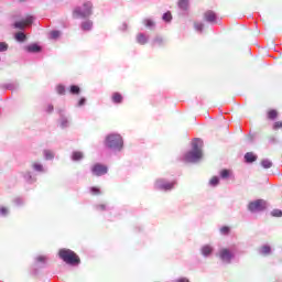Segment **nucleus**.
Segmentation results:
<instances>
[{
    "mask_svg": "<svg viewBox=\"0 0 282 282\" xmlns=\"http://www.w3.org/2000/svg\"><path fill=\"white\" fill-rule=\"evenodd\" d=\"M59 259H62L68 265H78L80 263V258L76 251L73 249H59L58 251Z\"/></svg>",
    "mask_w": 282,
    "mask_h": 282,
    "instance_id": "obj_1",
    "label": "nucleus"
},
{
    "mask_svg": "<svg viewBox=\"0 0 282 282\" xmlns=\"http://www.w3.org/2000/svg\"><path fill=\"white\" fill-rule=\"evenodd\" d=\"M94 4L90 1L83 3V9L80 7H75L73 10V18H89L91 15Z\"/></svg>",
    "mask_w": 282,
    "mask_h": 282,
    "instance_id": "obj_2",
    "label": "nucleus"
},
{
    "mask_svg": "<svg viewBox=\"0 0 282 282\" xmlns=\"http://www.w3.org/2000/svg\"><path fill=\"white\" fill-rule=\"evenodd\" d=\"M106 147L109 149H122L123 147V140L122 135L120 133H110L109 135L106 137Z\"/></svg>",
    "mask_w": 282,
    "mask_h": 282,
    "instance_id": "obj_3",
    "label": "nucleus"
},
{
    "mask_svg": "<svg viewBox=\"0 0 282 282\" xmlns=\"http://www.w3.org/2000/svg\"><path fill=\"white\" fill-rule=\"evenodd\" d=\"M203 158V151L199 149L198 144H193V149L187 151L184 155L185 162H199Z\"/></svg>",
    "mask_w": 282,
    "mask_h": 282,
    "instance_id": "obj_4",
    "label": "nucleus"
},
{
    "mask_svg": "<svg viewBox=\"0 0 282 282\" xmlns=\"http://www.w3.org/2000/svg\"><path fill=\"white\" fill-rule=\"evenodd\" d=\"M267 202L264 199H256V202H250L248 209L251 213H257L258 210H265Z\"/></svg>",
    "mask_w": 282,
    "mask_h": 282,
    "instance_id": "obj_5",
    "label": "nucleus"
},
{
    "mask_svg": "<svg viewBox=\"0 0 282 282\" xmlns=\"http://www.w3.org/2000/svg\"><path fill=\"white\" fill-rule=\"evenodd\" d=\"M33 22H34V15H26L25 20H20L18 22H14L13 26L14 29L23 30L25 29V26L33 24Z\"/></svg>",
    "mask_w": 282,
    "mask_h": 282,
    "instance_id": "obj_6",
    "label": "nucleus"
},
{
    "mask_svg": "<svg viewBox=\"0 0 282 282\" xmlns=\"http://www.w3.org/2000/svg\"><path fill=\"white\" fill-rule=\"evenodd\" d=\"M91 171L95 175H106L108 173V166L105 164H94Z\"/></svg>",
    "mask_w": 282,
    "mask_h": 282,
    "instance_id": "obj_7",
    "label": "nucleus"
},
{
    "mask_svg": "<svg viewBox=\"0 0 282 282\" xmlns=\"http://www.w3.org/2000/svg\"><path fill=\"white\" fill-rule=\"evenodd\" d=\"M219 257H220L221 261H225L226 263H230V261L232 259V253H231L230 249L224 248V249H220Z\"/></svg>",
    "mask_w": 282,
    "mask_h": 282,
    "instance_id": "obj_8",
    "label": "nucleus"
},
{
    "mask_svg": "<svg viewBox=\"0 0 282 282\" xmlns=\"http://www.w3.org/2000/svg\"><path fill=\"white\" fill-rule=\"evenodd\" d=\"M256 160H258V155L253 153V151H248L247 153H245L246 162L252 163V162H256Z\"/></svg>",
    "mask_w": 282,
    "mask_h": 282,
    "instance_id": "obj_9",
    "label": "nucleus"
},
{
    "mask_svg": "<svg viewBox=\"0 0 282 282\" xmlns=\"http://www.w3.org/2000/svg\"><path fill=\"white\" fill-rule=\"evenodd\" d=\"M204 18L207 22H216L217 20L215 11H205Z\"/></svg>",
    "mask_w": 282,
    "mask_h": 282,
    "instance_id": "obj_10",
    "label": "nucleus"
},
{
    "mask_svg": "<svg viewBox=\"0 0 282 282\" xmlns=\"http://www.w3.org/2000/svg\"><path fill=\"white\" fill-rule=\"evenodd\" d=\"M83 31H91L94 22L91 20H84L80 24Z\"/></svg>",
    "mask_w": 282,
    "mask_h": 282,
    "instance_id": "obj_11",
    "label": "nucleus"
},
{
    "mask_svg": "<svg viewBox=\"0 0 282 282\" xmlns=\"http://www.w3.org/2000/svg\"><path fill=\"white\" fill-rule=\"evenodd\" d=\"M279 116L278 109H268L267 111V118L269 120H275Z\"/></svg>",
    "mask_w": 282,
    "mask_h": 282,
    "instance_id": "obj_12",
    "label": "nucleus"
},
{
    "mask_svg": "<svg viewBox=\"0 0 282 282\" xmlns=\"http://www.w3.org/2000/svg\"><path fill=\"white\" fill-rule=\"evenodd\" d=\"M111 100L113 102H122L123 95H121V93H113L112 96H111Z\"/></svg>",
    "mask_w": 282,
    "mask_h": 282,
    "instance_id": "obj_13",
    "label": "nucleus"
},
{
    "mask_svg": "<svg viewBox=\"0 0 282 282\" xmlns=\"http://www.w3.org/2000/svg\"><path fill=\"white\" fill-rule=\"evenodd\" d=\"M212 252H213V248L210 246H204L202 248L203 257H209V254H212Z\"/></svg>",
    "mask_w": 282,
    "mask_h": 282,
    "instance_id": "obj_14",
    "label": "nucleus"
},
{
    "mask_svg": "<svg viewBox=\"0 0 282 282\" xmlns=\"http://www.w3.org/2000/svg\"><path fill=\"white\" fill-rule=\"evenodd\" d=\"M29 53H39L41 51V46L37 44H31L30 46L26 47Z\"/></svg>",
    "mask_w": 282,
    "mask_h": 282,
    "instance_id": "obj_15",
    "label": "nucleus"
},
{
    "mask_svg": "<svg viewBox=\"0 0 282 282\" xmlns=\"http://www.w3.org/2000/svg\"><path fill=\"white\" fill-rule=\"evenodd\" d=\"M83 158H84L83 151H74L72 154V159L74 161L83 160Z\"/></svg>",
    "mask_w": 282,
    "mask_h": 282,
    "instance_id": "obj_16",
    "label": "nucleus"
},
{
    "mask_svg": "<svg viewBox=\"0 0 282 282\" xmlns=\"http://www.w3.org/2000/svg\"><path fill=\"white\" fill-rule=\"evenodd\" d=\"M137 40H138L139 44H147V42H148V37L143 33H139L137 35Z\"/></svg>",
    "mask_w": 282,
    "mask_h": 282,
    "instance_id": "obj_17",
    "label": "nucleus"
},
{
    "mask_svg": "<svg viewBox=\"0 0 282 282\" xmlns=\"http://www.w3.org/2000/svg\"><path fill=\"white\" fill-rule=\"evenodd\" d=\"M15 40H18V42H25L26 40L25 33H23L22 31H20L19 33H15Z\"/></svg>",
    "mask_w": 282,
    "mask_h": 282,
    "instance_id": "obj_18",
    "label": "nucleus"
},
{
    "mask_svg": "<svg viewBox=\"0 0 282 282\" xmlns=\"http://www.w3.org/2000/svg\"><path fill=\"white\" fill-rule=\"evenodd\" d=\"M44 158L46 160H53V158H55V154L50 149H45L44 150Z\"/></svg>",
    "mask_w": 282,
    "mask_h": 282,
    "instance_id": "obj_19",
    "label": "nucleus"
},
{
    "mask_svg": "<svg viewBox=\"0 0 282 282\" xmlns=\"http://www.w3.org/2000/svg\"><path fill=\"white\" fill-rule=\"evenodd\" d=\"M178 7L184 10L188 9L189 7L188 0H178Z\"/></svg>",
    "mask_w": 282,
    "mask_h": 282,
    "instance_id": "obj_20",
    "label": "nucleus"
},
{
    "mask_svg": "<svg viewBox=\"0 0 282 282\" xmlns=\"http://www.w3.org/2000/svg\"><path fill=\"white\" fill-rule=\"evenodd\" d=\"M261 254H264V257H267V254H271V248L270 246H262V248L260 249Z\"/></svg>",
    "mask_w": 282,
    "mask_h": 282,
    "instance_id": "obj_21",
    "label": "nucleus"
},
{
    "mask_svg": "<svg viewBox=\"0 0 282 282\" xmlns=\"http://www.w3.org/2000/svg\"><path fill=\"white\" fill-rule=\"evenodd\" d=\"M32 166H33L34 171H40V172L44 171V166L40 162H33Z\"/></svg>",
    "mask_w": 282,
    "mask_h": 282,
    "instance_id": "obj_22",
    "label": "nucleus"
},
{
    "mask_svg": "<svg viewBox=\"0 0 282 282\" xmlns=\"http://www.w3.org/2000/svg\"><path fill=\"white\" fill-rule=\"evenodd\" d=\"M261 165L263 166V169H271L272 162L271 160H262Z\"/></svg>",
    "mask_w": 282,
    "mask_h": 282,
    "instance_id": "obj_23",
    "label": "nucleus"
},
{
    "mask_svg": "<svg viewBox=\"0 0 282 282\" xmlns=\"http://www.w3.org/2000/svg\"><path fill=\"white\" fill-rule=\"evenodd\" d=\"M172 19H173V15L171 11H166V13L163 14V20H165V22H171Z\"/></svg>",
    "mask_w": 282,
    "mask_h": 282,
    "instance_id": "obj_24",
    "label": "nucleus"
},
{
    "mask_svg": "<svg viewBox=\"0 0 282 282\" xmlns=\"http://www.w3.org/2000/svg\"><path fill=\"white\" fill-rule=\"evenodd\" d=\"M282 128V120H276L275 122H273L272 124V129H274L275 131H278L279 129Z\"/></svg>",
    "mask_w": 282,
    "mask_h": 282,
    "instance_id": "obj_25",
    "label": "nucleus"
},
{
    "mask_svg": "<svg viewBox=\"0 0 282 282\" xmlns=\"http://www.w3.org/2000/svg\"><path fill=\"white\" fill-rule=\"evenodd\" d=\"M231 174V171H229L228 169H224L220 173L221 177H229V175Z\"/></svg>",
    "mask_w": 282,
    "mask_h": 282,
    "instance_id": "obj_26",
    "label": "nucleus"
},
{
    "mask_svg": "<svg viewBox=\"0 0 282 282\" xmlns=\"http://www.w3.org/2000/svg\"><path fill=\"white\" fill-rule=\"evenodd\" d=\"M9 46L6 42H0V53L8 51Z\"/></svg>",
    "mask_w": 282,
    "mask_h": 282,
    "instance_id": "obj_27",
    "label": "nucleus"
},
{
    "mask_svg": "<svg viewBox=\"0 0 282 282\" xmlns=\"http://www.w3.org/2000/svg\"><path fill=\"white\" fill-rule=\"evenodd\" d=\"M70 94H80L79 86H70Z\"/></svg>",
    "mask_w": 282,
    "mask_h": 282,
    "instance_id": "obj_28",
    "label": "nucleus"
},
{
    "mask_svg": "<svg viewBox=\"0 0 282 282\" xmlns=\"http://www.w3.org/2000/svg\"><path fill=\"white\" fill-rule=\"evenodd\" d=\"M220 232L221 235H229L230 232L229 226H224L223 228H220Z\"/></svg>",
    "mask_w": 282,
    "mask_h": 282,
    "instance_id": "obj_29",
    "label": "nucleus"
},
{
    "mask_svg": "<svg viewBox=\"0 0 282 282\" xmlns=\"http://www.w3.org/2000/svg\"><path fill=\"white\" fill-rule=\"evenodd\" d=\"M144 24L148 28H152V26H154L155 22H153V20L147 19V20H144Z\"/></svg>",
    "mask_w": 282,
    "mask_h": 282,
    "instance_id": "obj_30",
    "label": "nucleus"
},
{
    "mask_svg": "<svg viewBox=\"0 0 282 282\" xmlns=\"http://www.w3.org/2000/svg\"><path fill=\"white\" fill-rule=\"evenodd\" d=\"M272 217H282V210L275 209L271 213Z\"/></svg>",
    "mask_w": 282,
    "mask_h": 282,
    "instance_id": "obj_31",
    "label": "nucleus"
},
{
    "mask_svg": "<svg viewBox=\"0 0 282 282\" xmlns=\"http://www.w3.org/2000/svg\"><path fill=\"white\" fill-rule=\"evenodd\" d=\"M209 184H212V186H217V184H219V178L213 177L212 180H209Z\"/></svg>",
    "mask_w": 282,
    "mask_h": 282,
    "instance_id": "obj_32",
    "label": "nucleus"
},
{
    "mask_svg": "<svg viewBox=\"0 0 282 282\" xmlns=\"http://www.w3.org/2000/svg\"><path fill=\"white\" fill-rule=\"evenodd\" d=\"M194 26L197 31H203L204 29V24H202L200 22H195L194 23Z\"/></svg>",
    "mask_w": 282,
    "mask_h": 282,
    "instance_id": "obj_33",
    "label": "nucleus"
},
{
    "mask_svg": "<svg viewBox=\"0 0 282 282\" xmlns=\"http://www.w3.org/2000/svg\"><path fill=\"white\" fill-rule=\"evenodd\" d=\"M45 110H46L48 113H52V111H54V106H53V104H47V106L45 107Z\"/></svg>",
    "mask_w": 282,
    "mask_h": 282,
    "instance_id": "obj_34",
    "label": "nucleus"
},
{
    "mask_svg": "<svg viewBox=\"0 0 282 282\" xmlns=\"http://www.w3.org/2000/svg\"><path fill=\"white\" fill-rule=\"evenodd\" d=\"M91 193H93L94 195H100V188H97L96 186H93Z\"/></svg>",
    "mask_w": 282,
    "mask_h": 282,
    "instance_id": "obj_35",
    "label": "nucleus"
},
{
    "mask_svg": "<svg viewBox=\"0 0 282 282\" xmlns=\"http://www.w3.org/2000/svg\"><path fill=\"white\" fill-rule=\"evenodd\" d=\"M56 90L58 94H65V91H66L65 86H57Z\"/></svg>",
    "mask_w": 282,
    "mask_h": 282,
    "instance_id": "obj_36",
    "label": "nucleus"
},
{
    "mask_svg": "<svg viewBox=\"0 0 282 282\" xmlns=\"http://www.w3.org/2000/svg\"><path fill=\"white\" fill-rule=\"evenodd\" d=\"M59 35H61L59 31H52L51 33V36L54 39L59 37Z\"/></svg>",
    "mask_w": 282,
    "mask_h": 282,
    "instance_id": "obj_37",
    "label": "nucleus"
},
{
    "mask_svg": "<svg viewBox=\"0 0 282 282\" xmlns=\"http://www.w3.org/2000/svg\"><path fill=\"white\" fill-rule=\"evenodd\" d=\"M164 40H162V37H155L153 44H163Z\"/></svg>",
    "mask_w": 282,
    "mask_h": 282,
    "instance_id": "obj_38",
    "label": "nucleus"
},
{
    "mask_svg": "<svg viewBox=\"0 0 282 282\" xmlns=\"http://www.w3.org/2000/svg\"><path fill=\"white\" fill-rule=\"evenodd\" d=\"M106 208H107L106 204H99V205L97 206V209H98V210H106Z\"/></svg>",
    "mask_w": 282,
    "mask_h": 282,
    "instance_id": "obj_39",
    "label": "nucleus"
},
{
    "mask_svg": "<svg viewBox=\"0 0 282 282\" xmlns=\"http://www.w3.org/2000/svg\"><path fill=\"white\" fill-rule=\"evenodd\" d=\"M0 213H1L2 215H8V208H6V207H0Z\"/></svg>",
    "mask_w": 282,
    "mask_h": 282,
    "instance_id": "obj_40",
    "label": "nucleus"
},
{
    "mask_svg": "<svg viewBox=\"0 0 282 282\" xmlns=\"http://www.w3.org/2000/svg\"><path fill=\"white\" fill-rule=\"evenodd\" d=\"M177 282H189L188 278H178Z\"/></svg>",
    "mask_w": 282,
    "mask_h": 282,
    "instance_id": "obj_41",
    "label": "nucleus"
},
{
    "mask_svg": "<svg viewBox=\"0 0 282 282\" xmlns=\"http://www.w3.org/2000/svg\"><path fill=\"white\" fill-rule=\"evenodd\" d=\"M173 184H165L164 186H163V188H165V189H171V188H173Z\"/></svg>",
    "mask_w": 282,
    "mask_h": 282,
    "instance_id": "obj_42",
    "label": "nucleus"
},
{
    "mask_svg": "<svg viewBox=\"0 0 282 282\" xmlns=\"http://www.w3.org/2000/svg\"><path fill=\"white\" fill-rule=\"evenodd\" d=\"M37 261H46L45 256H37Z\"/></svg>",
    "mask_w": 282,
    "mask_h": 282,
    "instance_id": "obj_43",
    "label": "nucleus"
},
{
    "mask_svg": "<svg viewBox=\"0 0 282 282\" xmlns=\"http://www.w3.org/2000/svg\"><path fill=\"white\" fill-rule=\"evenodd\" d=\"M85 102H86V99H85V97H83L82 99H79L78 105H85Z\"/></svg>",
    "mask_w": 282,
    "mask_h": 282,
    "instance_id": "obj_44",
    "label": "nucleus"
},
{
    "mask_svg": "<svg viewBox=\"0 0 282 282\" xmlns=\"http://www.w3.org/2000/svg\"><path fill=\"white\" fill-rule=\"evenodd\" d=\"M271 175H280V171L279 169H275L273 173H271Z\"/></svg>",
    "mask_w": 282,
    "mask_h": 282,
    "instance_id": "obj_45",
    "label": "nucleus"
}]
</instances>
